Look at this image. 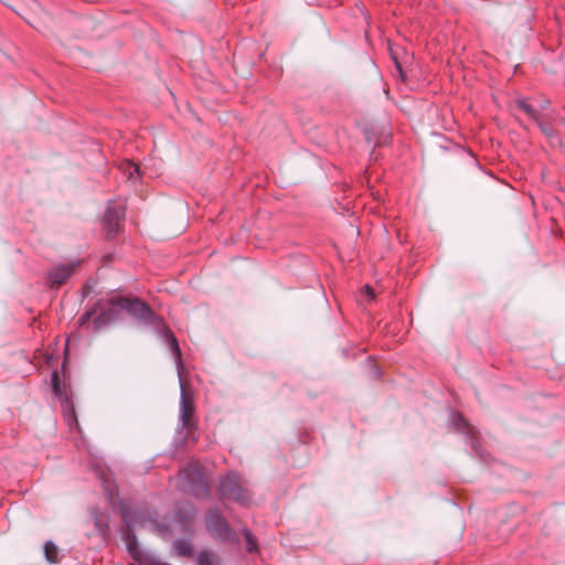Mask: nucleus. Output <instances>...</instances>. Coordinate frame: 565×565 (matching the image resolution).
<instances>
[{"label":"nucleus","mask_w":565,"mask_h":565,"mask_svg":"<svg viewBox=\"0 0 565 565\" xmlns=\"http://www.w3.org/2000/svg\"><path fill=\"white\" fill-rule=\"evenodd\" d=\"M110 303L115 310L126 311L140 320L149 321L152 317L151 309L138 299L118 297L111 299Z\"/></svg>","instance_id":"nucleus-1"},{"label":"nucleus","mask_w":565,"mask_h":565,"mask_svg":"<svg viewBox=\"0 0 565 565\" xmlns=\"http://www.w3.org/2000/svg\"><path fill=\"white\" fill-rule=\"evenodd\" d=\"M220 490L222 497L235 500L239 503H246L248 495L241 486L239 477L235 473H230L221 482Z\"/></svg>","instance_id":"nucleus-2"},{"label":"nucleus","mask_w":565,"mask_h":565,"mask_svg":"<svg viewBox=\"0 0 565 565\" xmlns=\"http://www.w3.org/2000/svg\"><path fill=\"white\" fill-rule=\"evenodd\" d=\"M206 529L213 537L220 539L222 541L227 540L232 534L227 522L221 514L216 512H211L207 514Z\"/></svg>","instance_id":"nucleus-3"},{"label":"nucleus","mask_w":565,"mask_h":565,"mask_svg":"<svg viewBox=\"0 0 565 565\" xmlns=\"http://www.w3.org/2000/svg\"><path fill=\"white\" fill-rule=\"evenodd\" d=\"M125 216V209L121 205L116 207L108 206L105 213V223L110 232H116L118 228V221Z\"/></svg>","instance_id":"nucleus-4"},{"label":"nucleus","mask_w":565,"mask_h":565,"mask_svg":"<svg viewBox=\"0 0 565 565\" xmlns=\"http://www.w3.org/2000/svg\"><path fill=\"white\" fill-rule=\"evenodd\" d=\"M193 405L188 398L185 397L184 392L182 391L181 395V408H180V419L184 427H189L191 424V418L193 416Z\"/></svg>","instance_id":"nucleus-5"},{"label":"nucleus","mask_w":565,"mask_h":565,"mask_svg":"<svg viewBox=\"0 0 565 565\" xmlns=\"http://www.w3.org/2000/svg\"><path fill=\"white\" fill-rule=\"evenodd\" d=\"M72 267L70 266H61L54 268L50 274V280L52 285L60 286L62 285L72 274Z\"/></svg>","instance_id":"nucleus-6"},{"label":"nucleus","mask_w":565,"mask_h":565,"mask_svg":"<svg viewBox=\"0 0 565 565\" xmlns=\"http://www.w3.org/2000/svg\"><path fill=\"white\" fill-rule=\"evenodd\" d=\"M120 170L128 180L136 181L139 178V168L132 161H124L120 164Z\"/></svg>","instance_id":"nucleus-7"},{"label":"nucleus","mask_w":565,"mask_h":565,"mask_svg":"<svg viewBox=\"0 0 565 565\" xmlns=\"http://www.w3.org/2000/svg\"><path fill=\"white\" fill-rule=\"evenodd\" d=\"M44 554L47 562L55 564L60 562V551L55 544L52 542H46L44 544Z\"/></svg>","instance_id":"nucleus-8"},{"label":"nucleus","mask_w":565,"mask_h":565,"mask_svg":"<svg viewBox=\"0 0 565 565\" xmlns=\"http://www.w3.org/2000/svg\"><path fill=\"white\" fill-rule=\"evenodd\" d=\"M182 476L184 479H186L189 482H196L202 479V475L198 470V466L189 467L183 469Z\"/></svg>","instance_id":"nucleus-9"},{"label":"nucleus","mask_w":565,"mask_h":565,"mask_svg":"<svg viewBox=\"0 0 565 565\" xmlns=\"http://www.w3.org/2000/svg\"><path fill=\"white\" fill-rule=\"evenodd\" d=\"M174 548L179 555L186 556L192 553V546L189 542L179 540L174 542Z\"/></svg>","instance_id":"nucleus-10"},{"label":"nucleus","mask_w":565,"mask_h":565,"mask_svg":"<svg viewBox=\"0 0 565 565\" xmlns=\"http://www.w3.org/2000/svg\"><path fill=\"white\" fill-rule=\"evenodd\" d=\"M215 556L209 552H202L199 555L198 565H214Z\"/></svg>","instance_id":"nucleus-11"},{"label":"nucleus","mask_w":565,"mask_h":565,"mask_svg":"<svg viewBox=\"0 0 565 565\" xmlns=\"http://www.w3.org/2000/svg\"><path fill=\"white\" fill-rule=\"evenodd\" d=\"M516 104L519 108L522 109L526 115H529L531 118H535L533 108L525 100H518Z\"/></svg>","instance_id":"nucleus-12"},{"label":"nucleus","mask_w":565,"mask_h":565,"mask_svg":"<svg viewBox=\"0 0 565 565\" xmlns=\"http://www.w3.org/2000/svg\"><path fill=\"white\" fill-rule=\"evenodd\" d=\"M52 385H53L54 393L56 395H62V388H61L60 379H58L57 373H53V375H52Z\"/></svg>","instance_id":"nucleus-13"},{"label":"nucleus","mask_w":565,"mask_h":565,"mask_svg":"<svg viewBox=\"0 0 565 565\" xmlns=\"http://www.w3.org/2000/svg\"><path fill=\"white\" fill-rule=\"evenodd\" d=\"M245 536H246V540H247V550H248L249 552H253V551L256 548V544H255V542L253 541L250 533H249V532H246V533H245Z\"/></svg>","instance_id":"nucleus-14"},{"label":"nucleus","mask_w":565,"mask_h":565,"mask_svg":"<svg viewBox=\"0 0 565 565\" xmlns=\"http://www.w3.org/2000/svg\"><path fill=\"white\" fill-rule=\"evenodd\" d=\"M362 291L365 292V295H367L370 299L374 298L373 289L369 285L364 286Z\"/></svg>","instance_id":"nucleus-15"},{"label":"nucleus","mask_w":565,"mask_h":565,"mask_svg":"<svg viewBox=\"0 0 565 565\" xmlns=\"http://www.w3.org/2000/svg\"><path fill=\"white\" fill-rule=\"evenodd\" d=\"M172 342H173V347H174V350L177 352V355L179 356L180 355V351H179V348H178V344H177V340L173 338Z\"/></svg>","instance_id":"nucleus-16"},{"label":"nucleus","mask_w":565,"mask_h":565,"mask_svg":"<svg viewBox=\"0 0 565 565\" xmlns=\"http://www.w3.org/2000/svg\"><path fill=\"white\" fill-rule=\"evenodd\" d=\"M541 129H542L545 134H548L547 128H545L543 125H541Z\"/></svg>","instance_id":"nucleus-17"}]
</instances>
